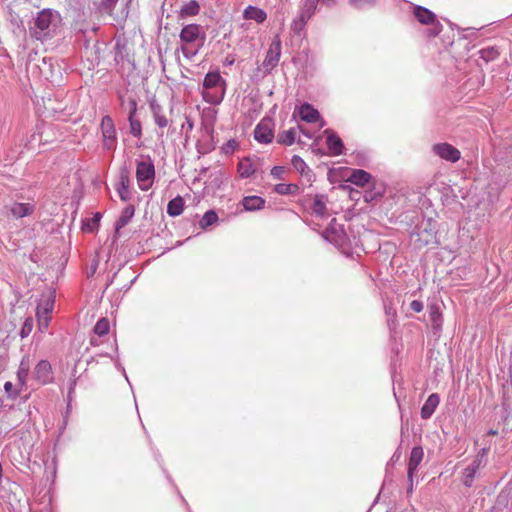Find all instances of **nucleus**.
I'll list each match as a JSON object with an SVG mask.
<instances>
[{"instance_id":"obj_42","label":"nucleus","mask_w":512,"mask_h":512,"mask_svg":"<svg viewBox=\"0 0 512 512\" xmlns=\"http://www.w3.org/2000/svg\"><path fill=\"white\" fill-rule=\"evenodd\" d=\"M350 3L357 8H362L365 5L372 4L373 0H350Z\"/></svg>"},{"instance_id":"obj_39","label":"nucleus","mask_w":512,"mask_h":512,"mask_svg":"<svg viewBox=\"0 0 512 512\" xmlns=\"http://www.w3.org/2000/svg\"><path fill=\"white\" fill-rule=\"evenodd\" d=\"M285 172V169L284 167L282 166H274L272 169H271V175L276 178V179H281L283 174Z\"/></svg>"},{"instance_id":"obj_12","label":"nucleus","mask_w":512,"mask_h":512,"mask_svg":"<svg viewBox=\"0 0 512 512\" xmlns=\"http://www.w3.org/2000/svg\"><path fill=\"white\" fill-rule=\"evenodd\" d=\"M327 135V147L329 149L330 154L332 155H340L343 153V143L342 140L331 130L327 129L324 131Z\"/></svg>"},{"instance_id":"obj_3","label":"nucleus","mask_w":512,"mask_h":512,"mask_svg":"<svg viewBox=\"0 0 512 512\" xmlns=\"http://www.w3.org/2000/svg\"><path fill=\"white\" fill-rule=\"evenodd\" d=\"M54 306V297L50 292L47 295H43L41 302L37 307V320H38V329L41 332H44L50 323V314L53 310Z\"/></svg>"},{"instance_id":"obj_22","label":"nucleus","mask_w":512,"mask_h":512,"mask_svg":"<svg viewBox=\"0 0 512 512\" xmlns=\"http://www.w3.org/2000/svg\"><path fill=\"white\" fill-rule=\"evenodd\" d=\"M414 15L422 24H430L435 21V15L430 10L421 6H417L414 9Z\"/></svg>"},{"instance_id":"obj_15","label":"nucleus","mask_w":512,"mask_h":512,"mask_svg":"<svg viewBox=\"0 0 512 512\" xmlns=\"http://www.w3.org/2000/svg\"><path fill=\"white\" fill-rule=\"evenodd\" d=\"M439 402V396L436 393L431 394L421 408V417L423 419L430 418L439 405Z\"/></svg>"},{"instance_id":"obj_48","label":"nucleus","mask_w":512,"mask_h":512,"mask_svg":"<svg viewBox=\"0 0 512 512\" xmlns=\"http://www.w3.org/2000/svg\"><path fill=\"white\" fill-rule=\"evenodd\" d=\"M188 127H189L190 129H192L193 125H192V123H191V122H188Z\"/></svg>"},{"instance_id":"obj_11","label":"nucleus","mask_w":512,"mask_h":512,"mask_svg":"<svg viewBox=\"0 0 512 512\" xmlns=\"http://www.w3.org/2000/svg\"><path fill=\"white\" fill-rule=\"evenodd\" d=\"M297 111L299 117L307 123H314L320 120V114L318 110H316L312 105L308 103L302 104Z\"/></svg>"},{"instance_id":"obj_6","label":"nucleus","mask_w":512,"mask_h":512,"mask_svg":"<svg viewBox=\"0 0 512 512\" xmlns=\"http://www.w3.org/2000/svg\"><path fill=\"white\" fill-rule=\"evenodd\" d=\"M281 56V41L279 36H275L270 47L267 51L266 57L263 61V66L266 70H271L277 66Z\"/></svg>"},{"instance_id":"obj_7","label":"nucleus","mask_w":512,"mask_h":512,"mask_svg":"<svg viewBox=\"0 0 512 512\" xmlns=\"http://www.w3.org/2000/svg\"><path fill=\"white\" fill-rule=\"evenodd\" d=\"M101 131L104 138L103 146L105 149H111L116 139V130L114 123L109 116L103 117L101 121Z\"/></svg>"},{"instance_id":"obj_8","label":"nucleus","mask_w":512,"mask_h":512,"mask_svg":"<svg viewBox=\"0 0 512 512\" xmlns=\"http://www.w3.org/2000/svg\"><path fill=\"white\" fill-rule=\"evenodd\" d=\"M270 119H263L254 130V137L260 143H270L274 137Z\"/></svg>"},{"instance_id":"obj_40","label":"nucleus","mask_w":512,"mask_h":512,"mask_svg":"<svg viewBox=\"0 0 512 512\" xmlns=\"http://www.w3.org/2000/svg\"><path fill=\"white\" fill-rule=\"evenodd\" d=\"M32 330V321L27 319L23 325V328L21 330V337L24 338L26 336H28V334L31 332Z\"/></svg>"},{"instance_id":"obj_24","label":"nucleus","mask_w":512,"mask_h":512,"mask_svg":"<svg viewBox=\"0 0 512 512\" xmlns=\"http://www.w3.org/2000/svg\"><path fill=\"white\" fill-rule=\"evenodd\" d=\"M184 208V200L182 197L178 196L169 201L167 205V213L170 216H178L183 212Z\"/></svg>"},{"instance_id":"obj_21","label":"nucleus","mask_w":512,"mask_h":512,"mask_svg":"<svg viewBox=\"0 0 512 512\" xmlns=\"http://www.w3.org/2000/svg\"><path fill=\"white\" fill-rule=\"evenodd\" d=\"M321 0H306L300 14V22L303 24L306 20L310 19L314 14L318 3Z\"/></svg>"},{"instance_id":"obj_9","label":"nucleus","mask_w":512,"mask_h":512,"mask_svg":"<svg viewBox=\"0 0 512 512\" xmlns=\"http://www.w3.org/2000/svg\"><path fill=\"white\" fill-rule=\"evenodd\" d=\"M433 152L441 159L456 162L460 159L461 153L458 149L448 143H439L433 146Z\"/></svg>"},{"instance_id":"obj_4","label":"nucleus","mask_w":512,"mask_h":512,"mask_svg":"<svg viewBox=\"0 0 512 512\" xmlns=\"http://www.w3.org/2000/svg\"><path fill=\"white\" fill-rule=\"evenodd\" d=\"M154 174V165L150 160L138 162L136 178L141 190L146 191L151 187Z\"/></svg>"},{"instance_id":"obj_5","label":"nucleus","mask_w":512,"mask_h":512,"mask_svg":"<svg viewBox=\"0 0 512 512\" xmlns=\"http://www.w3.org/2000/svg\"><path fill=\"white\" fill-rule=\"evenodd\" d=\"M54 15L50 10H42L35 19V28L33 36L42 39L49 32V27L53 21Z\"/></svg>"},{"instance_id":"obj_41","label":"nucleus","mask_w":512,"mask_h":512,"mask_svg":"<svg viewBox=\"0 0 512 512\" xmlns=\"http://www.w3.org/2000/svg\"><path fill=\"white\" fill-rule=\"evenodd\" d=\"M4 389L9 395L18 396L20 394V389L13 390V384L11 382H6Z\"/></svg>"},{"instance_id":"obj_32","label":"nucleus","mask_w":512,"mask_h":512,"mask_svg":"<svg viewBox=\"0 0 512 512\" xmlns=\"http://www.w3.org/2000/svg\"><path fill=\"white\" fill-rule=\"evenodd\" d=\"M311 209L317 216L324 217L326 215V205L321 196L315 197Z\"/></svg>"},{"instance_id":"obj_2","label":"nucleus","mask_w":512,"mask_h":512,"mask_svg":"<svg viewBox=\"0 0 512 512\" xmlns=\"http://www.w3.org/2000/svg\"><path fill=\"white\" fill-rule=\"evenodd\" d=\"M179 37L182 42L180 50L186 58L190 59L197 54L198 50H192L188 45L195 43L198 39L203 41L205 33L200 25L188 24L182 28Z\"/></svg>"},{"instance_id":"obj_38","label":"nucleus","mask_w":512,"mask_h":512,"mask_svg":"<svg viewBox=\"0 0 512 512\" xmlns=\"http://www.w3.org/2000/svg\"><path fill=\"white\" fill-rule=\"evenodd\" d=\"M43 102H44L45 109L49 113H57V112L64 110V107H62V105L55 106L54 100L51 97H48L47 99H43Z\"/></svg>"},{"instance_id":"obj_10","label":"nucleus","mask_w":512,"mask_h":512,"mask_svg":"<svg viewBox=\"0 0 512 512\" xmlns=\"http://www.w3.org/2000/svg\"><path fill=\"white\" fill-rule=\"evenodd\" d=\"M34 376L42 384L49 383L53 379L50 363L46 360H41L35 367Z\"/></svg>"},{"instance_id":"obj_37","label":"nucleus","mask_w":512,"mask_h":512,"mask_svg":"<svg viewBox=\"0 0 512 512\" xmlns=\"http://www.w3.org/2000/svg\"><path fill=\"white\" fill-rule=\"evenodd\" d=\"M291 163L295 170H297L301 174H305L307 165H306L305 161L300 156H297V155L293 156Z\"/></svg>"},{"instance_id":"obj_36","label":"nucleus","mask_w":512,"mask_h":512,"mask_svg":"<svg viewBox=\"0 0 512 512\" xmlns=\"http://www.w3.org/2000/svg\"><path fill=\"white\" fill-rule=\"evenodd\" d=\"M217 219L218 216L214 211H207L200 220V226L201 228H206L214 224L217 221Z\"/></svg>"},{"instance_id":"obj_43","label":"nucleus","mask_w":512,"mask_h":512,"mask_svg":"<svg viewBox=\"0 0 512 512\" xmlns=\"http://www.w3.org/2000/svg\"><path fill=\"white\" fill-rule=\"evenodd\" d=\"M410 307L414 312H417V313H419L423 310V304L421 301H418V300H413L410 304Z\"/></svg>"},{"instance_id":"obj_16","label":"nucleus","mask_w":512,"mask_h":512,"mask_svg":"<svg viewBox=\"0 0 512 512\" xmlns=\"http://www.w3.org/2000/svg\"><path fill=\"white\" fill-rule=\"evenodd\" d=\"M118 0H102L99 6V10L101 13H106L113 17L114 20L123 19L126 17L127 13L123 10L121 14H114V8L116 7Z\"/></svg>"},{"instance_id":"obj_18","label":"nucleus","mask_w":512,"mask_h":512,"mask_svg":"<svg viewBox=\"0 0 512 512\" xmlns=\"http://www.w3.org/2000/svg\"><path fill=\"white\" fill-rule=\"evenodd\" d=\"M246 211L260 210L264 207L265 200L259 196H247L242 201Z\"/></svg>"},{"instance_id":"obj_33","label":"nucleus","mask_w":512,"mask_h":512,"mask_svg":"<svg viewBox=\"0 0 512 512\" xmlns=\"http://www.w3.org/2000/svg\"><path fill=\"white\" fill-rule=\"evenodd\" d=\"M429 316L431 319V322L434 326V328L438 329L441 327L442 324V318H441V312L437 305H432L429 308Z\"/></svg>"},{"instance_id":"obj_34","label":"nucleus","mask_w":512,"mask_h":512,"mask_svg":"<svg viewBox=\"0 0 512 512\" xmlns=\"http://www.w3.org/2000/svg\"><path fill=\"white\" fill-rule=\"evenodd\" d=\"M479 467V463L474 461L471 465H469L464 471V484L466 486H471L474 475Z\"/></svg>"},{"instance_id":"obj_1","label":"nucleus","mask_w":512,"mask_h":512,"mask_svg":"<svg viewBox=\"0 0 512 512\" xmlns=\"http://www.w3.org/2000/svg\"><path fill=\"white\" fill-rule=\"evenodd\" d=\"M203 98L211 104H218L224 97V80L218 72L208 73L203 82Z\"/></svg>"},{"instance_id":"obj_13","label":"nucleus","mask_w":512,"mask_h":512,"mask_svg":"<svg viewBox=\"0 0 512 512\" xmlns=\"http://www.w3.org/2000/svg\"><path fill=\"white\" fill-rule=\"evenodd\" d=\"M423 456L424 452L422 447L417 446L412 449L408 463V478L410 480L412 479L413 473L417 470L419 464L421 463Z\"/></svg>"},{"instance_id":"obj_29","label":"nucleus","mask_w":512,"mask_h":512,"mask_svg":"<svg viewBox=\"0 0 512 512\" xmlns=\"http://www.w3.org/2000/svg\"><path fill=\"white\" fill-rule=\"evenodd\" d=\"M135 212L134 206L129 205L126 208L123 209L121 216L119 217L116 229L119 230L120 228L124 227L128 224V222L131 220Z\"/></svg>"},{"instance_id":"obj_47","label":"nucleus","mask_w":512,"mask_h":512,"mask_svg":"<svg viewBox=\"0 0 512 512\" xmlns=\"http://www.w3.org/2000/svg\"><path fill=\"white\" fill-rule=\"evenodd\" d=\"M99 219H100V215H99V214H96V215H95V217H94V219H93V222H94V223H97V222L99 221Z\"/></svg>"},{"instance_id":"obj_17","label":"nucleus","mask_w":512,"mask_h":512,"mask_svg":"<svg viewBox=\"0 0 512 512\" xmlns=\"http://www.w3.org/2000/svg\"><path fill=\"white\" fill-rule=\"evenodd\" d=\"M370 179L371 175L368 172L362 169H356L352 171L347 181L357 186H364L369 183Z\"/></svg>"},{"instance_id":"obj_28","label":"nucleus","mask_w":512,"mask_h":512,"mask_svg":"<svg viewBox=\"0 0 512 512\" xmlns=\"http://www.w3.org/2000/svg\"><path fill=\"white\" fill-rule=\"evenodd\" d=\"M255 172L254 165L250 159H243L238 164V173L241 177L247 178Z\"/></svg>"},{"instance_id":"obj_49","label":"nucleus","mask_w":512,"mask_h":512,"mask_svg":"<svg viewBox=\"0 0 512 512\" xmlns=\"http://www.w3.org/2000/svg\"><path fill=\"white\" fill-rule=\"evenodd\" d=\"M325 125V122L322 121L321 124H320V127H323Z\"/></svg>"},{"instance_id":"obj_27","label":"nucleus","mask_w":512,"mask_h":512,"mask_svg":"<svg viewBox=\"0 0 512 512\" xmlns=\"http://www.w3.org/2000/svg\"><path fill=\"white\" fill-rule=\"evenodd\" d=\"M296 135L297 129L294 127L285 130L278 135V143L290 146L295 142Z\"/></svg>"},{"instance_id":"obj_23","label":"nucleus","mask_w":512,"mask_h":512,"mask_svg":"<svg viewBox=\"0 0 512 512\" xmlns=\"http://www.w3.org/2000/svg\"><path fill=\"white\" fill-rule=\"evenodd\" d=\"M150 107H151L156 125L160 128H165L168 125V120H167L162 108L155 102H152L150 104Z\"/></svg>"},{"instance_id":"obj_20","label":"nucleus","mask_w":512,"mask_h":512,"mask_svg":"<svg viewBox=\"0 0 512 512\" xmlns=\"http://www.w3.org/2000/svg\"><path fill=\"white\" fill-rule=\"evenodd\" d=\"M33 206L27 203H14L10 207L11 214L16 218H22L32 213Z\"/></svg>"},{"instance_id":"obj_25","label":"nucleus","mask_w":512,"mask_h":512,"mask_svg":"<svg viewBox=\"0 0 512 512\" xmlns=\"http://www.w3.org/2000/svg\"><path fill=\"white\" fill-rule=\"evenodd\" d=\"M130 106H131L130 113H129L130 130L134 136L138 137L141 134V125H140L139 121L133 119L134 114L136 112V102L134 100H131Z\"/></svg>"},{"instance_id":"obj_14","label":"nucleus","mask_w":512,"mask_h":512,"mask_svg":"<svg viewBox=\"0 0 512 512\" xmlns=\"http://www.w3.org/2000/svg\"><path fill=\"white\" fill-rule=\"evenodd\" d=\"M243 18L261 24L267 19V13L261 8L249 5L243 11Z\"/></svg>"},{"instance_id":"obj_46","label":"nucleus","mask_w":512,"mask_h":512,"mask_svg":"<svg viewBox=\"0 0 512 512\" xmlns=\"http://www.w3.org/2000/svg\"><path fill=\"white\" fill-rule=\"evenodd\" d=\"M333 2H334V0H322V3L327 4V5H330Z\"/></svg>"},{"instance_id":"obj_35","label":"nucleus","mask_w":512,"mask_h":512,"mask_svg":"<svg viewBox=\"0 0 512 512\" xmlns=\"http://www.w3.org/2000/svg\"><path fill=\"white\" fill-rule=\"evenodd\" d=\"M109 329H110L109 321L106 318H102L96 323V325L94 327V332L99 336H103L109 332Z\"/></svg>"},{"instance_id":"obj_31","label":"nucleus","mask_w":512,"mask_h":512,"mask_svg":"<svg viewBox=\"0 0 512 512\" xmlns=\"http://www.w3.org/2000/svg\"><path fill=\"white\" fill-rule=\"evenodd\" d=\"M299 190L296 184H284L280 183L275 185L274 191L280 195L296 194Z\"/></svg>"},{"instance_id":"obj_26","label":"nucleus","mask_w":512,"mask_h":512,"mask_svg":"<svg viewBox=\"0 0 512 512\" xmlns=\"http://www.w3.org/2000/svg\"><path fill=\"white\" fill-rule=\"evenodd\" d=\"M199 11H200L199 3L195 0H192V1L188 2L187 4H185L181 8L180 17L184 18V17H189V16H195L199 13Z\"/></svg>"},{"instance_id":"obj_30","label":"nucleus","mask_w":512,"mask_h":512,"mask_svg":"<svg viewBox=\"0 0 512 512\" xmlns=\"http://www.w3.org/2000/svg\"><path fill=\"white\" fill-rule=\"evenodd\" d=\"M117 192L122 201H128L130 199V191L128 188V177L121 175L120 182L117 187Z\"/></svg>"},{"instance_id":"obj_45","label":"nucleus","mask_w":512,"mask_h":512,"mask_svg":"<svg viewBox=\"0 0 512 512\" xmlns=\"http://www.w3.org/2000/svg\"><path fill=\"white\" fill-rule=\"evenodd\" d=\"M297 131H300L302 134H304L307 138L311 139L313 136L308 131H306L301 125L297 126Z\"/></svg>"},{"instance_id":"obj_19","label":"nucleus","mask_w":512,"mask_h":512,"mask_svg":"<svg viewBox=\"0 0 512 512\" xmlns=\"http://www.w3.org/2000/svg\"><path fill=\"white\" fill-rule=\"evenodd\" d=\"M29 369H30L29 358L23 357V359L19 365L18 372H17V380H18L17 386H19L20 388H22L26 384Z\"/></svg>"},{"instance_id":"obj_44","label":"nucleus","mask_w":512,"mask_h":512,"mask_svg":"<svg viewBox=\"0 0 512 512\" xmlns=\"http://www.w3.org/2000/svg\"><path fill=\"white\" fill-rule=\"evenodd\" d=\"M297 131H300L302 134H304L307 138L311 139L313 136L308 131H306L301 125L297 126Z\"/></svg>"}]
</instances>
